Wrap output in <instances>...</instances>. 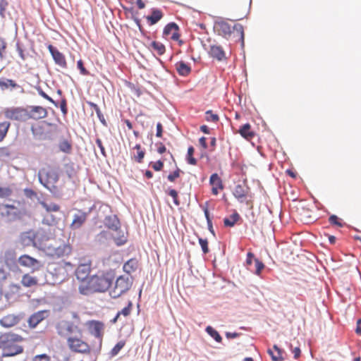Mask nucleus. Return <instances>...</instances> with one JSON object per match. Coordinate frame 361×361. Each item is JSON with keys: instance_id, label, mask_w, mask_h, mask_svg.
I'll use <instances>...</instances> for the list:
<instances>
[{"instance_id": "nucleus-1", "label": "nucleus", "mask_w": 361, "mask_h": 361, "mask_svg": "<svg viewBox=\"0 0 361 361\" xmlns=\"http://www.w3.org/2000/svg\"><path fill=\"white\" fill-rule=\"evenodd\" d=\"M56 330L61 337L66 338L67 346L71 352L95 357L100 353L94 344H90L82 338V329L73 322L60 321L56 325Z\"/></svg>"}, {"instance_id": "nucleus-2", "label": "nucleus", "mask_w": 361, "mask_h": 361, "mask_svg": "<svg viewBox=\"0 0 361 361\" xmlns=\"http://www.w3.org/2000/svg\"><path fill=\"white\" fill-rule=\"evenodd\" d=\"M39 249L48 257L54 259H63L61 262L56 264L52 274L60 281L66 279L68 276L69 271L74 269L73 264L70 262L64 261V258L68 257L72 253V246L69 243H62L59 245H55L51 243H46L41 244Z\"/></svg>"}, {"instance_id": "nucleus-3", "label": "nucleus", "mask_w": 361, "mask_h": 361, "mask_svg": "<svg viewBox=\"0 0 361 361\" xmlns=\"http://www.w3.org/2000/svg\"><path fill=\"white\" fill-rule=\"evenodd\" d=\"M113 283V278L109 273L99 272L90 276L87 280L80 282L79 293L84 295H90L98 293H105Z\"/></svg>"}, {"instance_id": "nucleus-4", "label": "nucleus", "mask_w": 361, "mask_h": 361, "mask_svg": "<svg viewBox=\"0 0 361 361\" xmlns=\"http://www.w3.org/2000/svg\"><path fill=\"white\" fill-rule=\"evenodd\" d=\"M23 341L21 336L7 333L0 336V350L3 357H12L23 352V347L19 343Z\"/></svg>"}, {"instance_id": "nucleus-5", "label": "nucleus", "mask_w": 361, "mask_h": 361, "mask_svg": "<svg viewBox=\"0 0 361 361\" xmlns=\"http://www.w3.org/2000/svg\"><path fill=\"white\" fill-rule=\"evenodd\" d=\"M215 29L219 35L227 39H234L235 41H240L242 46L244 45V28L240 24H235L231 26L225 20H220L215 23Z\"/></svg>"}, {"instance_id": "nucleus-6", "label": "nucleus", "mask_w": 361, "mask_h": 361, "mask_svg": "<svg viewBox=\"0 0 361 361\" xmlns=\"http://www.w3.org/2000/svg\"><path fill=\"white\" fill-rule=\"evenodd\" d=\"M85 325L89 334L93 336L97 340L92 343L94 344L97 350L101 352L105 329L104 323L99 320L92 319L87 321Z\"/></svg>"}, {"instance_id": "nucleus-7", "label": "nucleus", "mask_w": 361, "mask_h": 361, "mask_svg": "<svg viewBox=\"0 0 361 361\" xmlns=\"http://www.w3.org/2000/svg\"><path fill=\"white\" fill-rule=\"evenodd\" d=\"M133 283V277L130 275L119 276L115 281L113 288L109 292L112 298H118L128 292Z\"/></svg>"}, {"instance_id": "nucleus-8", "label": "nucleus", "mask_w": 361, "mask_h": 361, "mask_svg": "<svg viewBox=\"0 0 361 361\" xmlns=\"http://www.w3.org/2000/svg\"><path fill=\"white\" fill-rule=\"evenodd\" d=\"M38 176L39 182L50 190L55 187L59 180V174L54 169H42Z\"/></svg>"}, {"instance_id": "nucleus-9", "label": "nucleus", "mask_w": 361, "mask_h": 361, "mask_svg": "<svg viewBox=\"0 0 361 361\" xmlns=\"http://www.w3.org/2000/svg\"><path fill=\"white\" fill-rule=\"evenodd\" d=\"M3 114L6 118L12 121H25L29 120L28 111L23 107H8L4 109Z\"/></svg>"}, {"instance_id": "nucleus-10", "label": "nucleus", "mask_w": 361, "mask_h": 361, "mask_svg": "<svg viewBox=\"0 0 361 361\" xmlns=\"http://www.w3.org/2000/svg\"><path fill=\"white\" fill-rule=\"evenodd\" d=\"M0 211L1 216L8 221L20 219L23 216L22 212L13 205L4 204L0 208Z\"/></svg>"}, {"instance_id": "nucleus-11", "label": "nucleus", "mask_w": 361, "mask_h": 361, "mask_svg": "<svg viewBox=\"0 0 361 361\" xmlns=\"http://www.w3.org/2000/svg\"><path fill=\"white\" fill-rule=\"evenodd\" d=\"M18 263L23 267L31 269L33 271L39 270L42 267L40 261L28 255H21L18 258Z\"/></svg>"}, {"instance_id": "nucleus-12", "label": "nucleus", "mask_w": 361, "mask_h": 361, "mask_svg": "<svg viewBox=\"0 0 361 361\" xmlns=\"http://www.w3.org/2000/svg\"><path fill=\"white\" fill-rule=\"evenodd\" d=\"M48 310H41L32 314L27 320L28 325L30 328H35L40 322L49 317Z\"/></svg>"}, {"instance_id": "nucleus-13", "label": "nucleus", "mask_w": 361, "mask_h": 361, "mask_svg": "<svg viewBox=\"0 0 361 361\" xmlns=\"http://www.w3.org/2000/svg\"><path fill=\"white\" fill-rule=\"evenodd\" d=\"M179 28L176 23H170L164 28L163 35L164 37H169L173 41H178L180 37Z\"/></svg>"}, {"instance_id": "nucleus-14", "label": "nucleus", "mask_w": 361, "mask_h": 361, "mask_svg": "<svg viewBox=\"0 0 361 361\" xmlns=\"http://www.w3.org/2000/svg\"><path fill=\"white\" fill-rule=\"evenodd\" d=\"M47 48L51 54L54 62L60 67L66 68L67 62L65 56L51 44H49Z\"/></svg>"}, {"instance_id": "nucleus-15", "label": "nucleus", "mask_w": 361, "mask_h": 361, "mask_svg": "<svg viewBox=\"0 0 361 361\" xmlns=\"http://www.w3.org/2000/svg\"><path fill=\"white\" fill-rule=\"evenodd\" d=\"M47 109L40 106H31L30 111H28L29 119L39 120L44 118L47 116Z\"/></svg>"}, {"instance_id": "nucleus-16", "label": "nucleus", "mask_w": 361, "mask_h": 361, "mask_svg": "<svg viewBox=\"0 0 361 361\" xmlns=\"http://www.w3.org/2000/svg\"><path fill=\"white\" fill-rule=\"evenodd\" d=\"M91 271L90 264H81L75 269V276L80 282L87 280Z\"/></svg>"}, {"instance_id": "nucleus-17", "label": "nucleus", "mask_w": 361, "mask_h": 361, "mask_svg": "<svg viewBox=\"0 0 361 361\" xmlns=\"http://www.w3.org/2000/svg\"><path fill=\"white\" fill-rule=\"evenodd\" d=\"M209 183L212 186V192L214 195H217L219 194V190H222L224 188L221 178L216 173L211 175Z\"/></svg>"}, {"instance_id": "nucleus-18", "label": "nucleus", "mask_w": 361, "mask_h": 361, "mask_svg": "<svg viewBox=\"0 0 361 361\" xmlns=\"http://www.w3.org/2000/svg\"><path fill=\"white\" fill-rule=\"evenodd\" d=\"M249 192L250 189L248 187L238 184L235 186L233 194L234 197L238 200V201L243 202L248 196Z\"/></svg>"}, {"instance_id": "nucleus-19", "label": "nucleus", "mask_w": 361, "mask_h": 361, "mask_svg": "<svg viewBox=\"0 0 361 361\" xmlns=\"http://www.w3.org/2000/svg\"><path fill=\"white\" fill-rule=\"evenodd\" d=\"M87 217V213L79 210L76 214L73 215V219L71 224V227L73 229H78L80 228L86 221Z\"/></svg>"}, {"instance_id": "nucleus-20", "label": "nucleus", "mask_w": 361, "mask_h": 361, "mask_svg": "<svg viewBox=\"0 0 361 361\" xmlns=\"http://www.w3.org/2000/svg\"><path fill=\"white\" fill-rule=\"evenodd\" d=\"M20 322V317L13 314H9L0 319V324L6 328L14 326Z\"/></svg>"}, {"instance_id": "nucleus-21", "label": "nucleus", "mask_w": 361, "mask_h": 361, "mask_svg": "<svg viewBox=\"0 0 361 361\" xmlns=\"http://www.w3.org/2000/svg\"><path fill=\"white\" fill-rule=\"evenodd\" d=\"M105 226L112 231L118 232L120 228V221L116 215L109 216L105 219Z\"/></svg>"}, {"instance_id": "nucleus-22", "label": "nucleus", "mask_w": 361, "mask_h": 361, "mask_svg": "<svg viewBox=\"0 0 361 361\" xmlns=\"http://www.w3.org/2000/svg\"><path fill=\"white\" fill-rule=\"evenodd\" d=\"M209 53L212 58L216 59L218 61H222L223 59H226L225 52L221 46H211Z\"/></svg>"}, {"instance_id": "nucleus-23", "label": "nucleus", "mask_w": 361, "mask_h": 361, "mask_svg": "<svg viewBox=\"0 0 361 361\" xmlns=\"http://www.w3.org/2000/svg\"><path fill=\"white\" fill-rule=\"evenodd\" d=\"M138 265V260L136 258H131L123 264V269L127 273L126 275H130L137 270Z\"/></svg>"}, {"instance_id": "nucleus-24", "label": "nucleus", "mask_w": 361, "mask_h": 361, "mask_svg": "<svg viewBox=\"0 0 361 361\" xmlns=\"http://www.w3.org/2000/svg\"><path fill=\"white\" fill-rule=\"evenodd\" d=\"M21 284L26 288H30L38 285V279L30 274H25L21 279Z\"/></svg>"}, {"instance_id": "nucleus-25", "label": "nucleus", "mask_w": 361, "mask_h": 361, "mask_svg": "<svg viewBox=\"0 0 361 361\" xmlns=\"http://www.w3.org/2000/svg\"><path fill=\"white\" fill-rule=\"evenodd\" d=\"M164 16L163 12L157 8L152 9V14L146 17L149 25H152L159 22Z\"/></svg>"}, {"instance_id": "nucleus-26", "label": "nucleus", "mask_w": 361, "mask_h": 361, "mask_svg": "<svg viewBox=\"0 0 361 361\" xmlns=\"http://www.w3.org/2000/svg\"><path fill=\"white\" fill-rule=\"evenodd\" d=\"M238 133L243 137L247 140H252L255 137V133L251 130V126L249 123H245L242 126Z\"/></svg>"}, {"instance_id": "nucleus-27", "label": "nucleus", "mask_w": 361, "mask_h": 361, "mask_svg": "<svg viewBox=\"0 0 361 361\" xmlns=\"http://www.w3.org/2000/svg\"><path fill=\"white\" fill-rule=\"evenodd\" d=\"M111 235L115 243L118 246L125 244L127 241L126 235L120 230V228H118V232L113 231Z\"/></svg>"}, {"instance_id": "nucleus-28", "label": "nucleus", "mask_w": 361, "mask_h": 361, "mask_svg": "<svg viewBox=\"0 0 361 361\" xmlns=\"http://www.w3.org/2000/svg\"><path fill=\"white\" fill-rule=\"evenodd\" d=\"M175 66L178 74L182 76L188 75L191 71L190 66L183 61L177 62Z\"/></svg>"}, {"instance_id": "nucleus-29", "label": "nucleus", "mask_w": 361, "mask_h": 361, "mask_svg": "<svg viewBox=\"0 0 361 361\" xmlns=\"http://www.w3.org/2000/svg\"><path fill=\"white\" fill-rule=\"evenodd\" d=\"M19 85L15 80L11 79L0 78V88L1 90H5L8 88H17Z\"/></svg>"}, {"instance_id": "nucleus-30", "label": "nucleus", "mask_w": 361, "mask_h": 361, "mask_svg": "<svg viewBox=\"0 0 361 361\" xmlns=\"http://www.w3.org/2000/svg\"><path fill=\"white\" fill-rule=\"evenodd\" d=\"M40 204L47 213L59 212L61 209V207L54 202H41Z\"/></svg>"}, {"instance_id": "nucleus-31", "label": "nucleus", "mask_w": 361, "mask_h": 361, "mask_svg": "<svg viewBox=\"0 0 361 361\" xmlns=\"http://www.w3.org/2000/svg\"><path fill=\"white\" fill-rule=\"evenodd\" d=\"M59 219V217L56 216L52 213H47L44 215L42 222L49 226H54L58 224Z\"/></svg>"}, {"instance_id": "nucleus-32", "label": "nucleus", "mask_w": 361, "mask_h": 361, "mask_svg": "<svg viewBox=\"0 0 361 361\" xmlns=\"http://www.w3.org/2000/svg\"><path fill=\"white\" fill-rule=\"evenodd\" d=\"M21 292V287L19 284L11 283L8 286V290L6 293L7 297H12L14 295H20Z\"/></svg>"}, {"instance_id": "nucleus-33", "label": "nucleus", "mask_w": 361, "mask_h": 361, "mask_svg": "<svg viewBox=\"0 0 361 361\" xmlns=\"http://www.w3.org/2000/svg\"><path fill=\"white\" fill-rule=\"evenodd\" d=\"M134 149H136L137 151L136 154H134L133 157L135 161L137 163H142L145 155V151L142 149V147L140 144H137L134 147Z\"/></svg>"}, {"instance_id": "nucleus-34", "label": "nucleus", "mask_w": 361, "mask_h": 361, "mask_svg": "<svg viewBox=\"0 0 361 361\" xmlns=\"http://www.w3.org/2000/svg\"><path fill=\"white\" fill-rule=\"evenodd\" d=\"M150 46L158 55H163L166 51L165 46L160 42L153 41Z\"/></svg>"}, {"instance_id": "nucleus-35", "label": "nucleus", "mask_w": 361, "mask_h": 361, "mask_svg": "<svg viewBox=\"0 0 361 361\" xmlns=\"http://www.w3.org/2000/svg\"><path fill=\"white\" fill-rule=\"evenodd\" d=\"M240 216L238 213H234L231 215L228 218L224 219V224L225 226H233L238 221Z\"/></svg>"}, {"instance_id": "nucleus-36", "label": "nucleus", "mask_w": 361, "mask_h": 361, "mask_svg": "<svg viewBox=\"0 0 361 361\" xmlns=\"http://www.w3.org/2000/svg\"><path fill=\"white\" fill-rule=\"evenodd\" d=\"M10 126L11 123L8 121L0 123V142L3 141L6 136Z\"/></svg>"}, {"instance_id": "nucleus-37", "label": "nucleus", "mask_w": 361, "mask_h": 361, "mask_svg": "<svg viewBox=\"0 0 361 361\" xmlns=\"http://www.w3.org/2000/svg\"><path fill=\"white\" fill-rule=\"evenodd\" d=\"M133 304L130 301H128V304L126 307H125L123 309L121 310V311L118 312L117 314L116 315L115 318L114 319V322H116V320L118 319L120 315H123L124 317H128L130 315L131 310H132Z\"/></svg>"}, {"instance_id": "nucleus-38", "label": "nucleus", "mask_w": 361, "mask_h": 361, "mask_svg": "<svg viewBox=\"0 0 361 361\" xmlns=\"http://www.w3.org/2000/svg\"><path fill=\"white\" fill-rule=\"evenodd\" d=\"M207 333L211 336L216 342L220 343L222 341V338L220 334L213 329L212 326H209L206 328Z\"/></svg>"}, {"instance_id": "nucleus-39", "label": "nucleus", "mask_w": 361, "mask_h": 361, "mask_svg": "<svg viewBox=\"0 0 361 361\" xmlns=\"http://www.w3.org/2000/svg\"><path fill=\"white\" fill-rule=\"evenodd\" d=\"M59 149L61 152L69 154L72 149V145L67 140H62L59 143Z\"/></svg>"}, {"instance_id": "nucleus-40", "label": "nucleus", "mask_w": 361, "mask_h": 361, "mask_svg": "<svg viewBox=\"0 0 361 361\" xmlns=\"http://www.w3.org/2000/svg\"><path fill=\"white\" fill-rule=\"evenodd\" d=\"M194 152V147L192 146L189 147L187 152V161L190 165H195L197 164V160L193 157Z\"/></svg>"}, {"instance_id": "nucleus-41", "label": "nucleus", "mask_w": 361, "mask_h": 361, "mask_svg": "<svg viewBox=\"0 0 361 361\" xmlns=\"http://www.w3.org/2000/svg\"><path fill=\"white\" fill-rule=\"evenodd\" d=\"M126 343L123 341H121L116 344V345L111 349V356H116L120 350L124 347Z\"/></svg>"}, {"instance_id": "nucleus-42", "label": "nucleus", "mask_w": 361, "mask_h": 361, "mask_svg": "<svg viewBox=\"0 0 361 361\" xmlns=\"http://www.w3.org/2000/svg\"><path fill=\"white\" fill-rule=\"evenodd\" d=\"M274 348L275 350H276L278 352L279 356H274L273 355L272 351L269 350V353L271 356L272 360L274 361H282L283 360V357H282V355H281V353H282L281 350L276 345H274Z\"/></svg>"}, {"instance_id": "nucleus-43", "label": "nucleus", "mask_w": 361, "mask_h": 361, "mask_svg": "<svg viewBox=\"0 0 361 361\" xmlns=\"http://www.w3.org/2000/svg\"><path fill=\"white\" fill-rule=\"evenodd\" d=\"M217 114H213L212 111L209 110L206 111V120L211 122H217L219 121Z\"/></svg>"}, {"instance_id": "nucleus-44", "label": "nucleus", "mask_w": 361, "mask_h": 361, "mask_svg": "<svg viewBox=\"0 0 361 361\" xmlns=\"http://www.w3.org/2000/svg\"><path fill=\"white\" fill-rule=\"evenodd\" d=\"M254 262L255 267V273L257 275H259L261 274L262 270L264 268V264L258 259H254Z\"/></svg>"}, {"instance_id": "nucleus-45", "label": "nucleus", "mask_w": 361, "mask_h": 361, "mask_svg": "<svg viewBox=\"0 0 361 361\" xmlns=\"http://www.w3.org/2000/svg\"><path fill=\"white\" fill-rule=\"evenodd\" d=\"M329 221L332 225H336L338 227H342L343 226V224L341 223V220L336 215H334V214L331 215L329 216Z\"/></svg>"}, {"instance_id": "nucleus-46", "label": "nucleus", "mask_w": 361, "mask_h": 361, "mask_svg": "<svg viewBox=\"0 0 361 361\" xmlns=\"http://www.w3.org/2000/svg\"><path fill=\"white\" fill-rule=\"evenodd\" d=\"M181 171L179 169H177L176 171H174L173 173L169 174L167 176L168 180L170 182H174L176 178H179L180 176Z\"/></svg>"}, {"instance_id": "nucleus-47", "label": "nucleus", "mask_w": 361, "mask_h": 361, "mask_svg": "<svg viewBox=\"0 0 361 361\" xmlns=\"http://www.w3.org/2000/svg\"><path fill=\"white\" fill-rule=\"evenodd\" d=\"M199 243L202 247V252L204 254L209 252L208 240L207 239L199 238Z\"/></svg>"}, {"instance_id": "nucleus-48", "label": "nucleus", "mask_w": 361, "mask_h": 361, "mask_svg": "<svg viewBox=\"0 0 361 361\" xmlns=\"http://www.w3.org/2000/svg\"><path fill=\"white\" fill-rule=\"evenodd\" d=\"M168 194L173 198V202L176 206H178L180 204V202L178 200V192L174 189L169 190Z\"/></svg>"}, {"instance_id": "nucleus-49", "label": "nucleus", "mask_w": 361, "mask_h": 361, "mask_svg": "<svg viewBox=\"0 0 361 361\" xmlns=\"http://www.w3.org/2000/svg\"><path fill=\"white\" fill-rule=\"evenodd\" d=\"M78 68L80 70V73L83 75H89L88 71L84 67L83 61L80 59L77 62Z\"/></svg>"}, {"instance_id": "nucleus-50", "label": "nucleus", "mask_w": 361, "mask_h": 361, "mask_svg": "<svg viewBox=\"0 0 361 361\" xmlns=\"http://www.w3.org/2000/svg\"><path fill=\"white\" fill-rule=\"evenodd\" d=\"M7 47V43L4 38L0 37V58H4V53Z\"/></svg>"}, {"instance_id": "nucleus-51", "label": "nucleus", "mask_w": 361, "mask_h": 361, "mask_svg": "<svg viewBox=\"0 0 361 361\" xmlns=\"http://www.w3.org/2000/svg\"><path fill=\"white\" fill-rule=\"evenodd\" d=\"M16 50H17V51L18 53V55L20 57V59L23 61H25L27 57H26V55L24 53L23 49L22 48V47L20 46V44L19 43L16 44Z\"/></svg>"}, {"instance_id": "nucleus-52", "label": "nucleus", "mask_w": 361, "mask_h": 361, "mask_svg": "<svg viewBox=\"0 0 361 361\" xmlns=\"http://www.w3.org/2000/svg\"><path fill=\"white\" fill-rule=\"evenodd\" d=\"M164 166V162L159 160L152 164V167L154 170L157 171H159L163 169Z\"/></svg>"}, {"instance_id": "nucleus-53", "label": "nucleus", "mask_w": 361, "mask_h": 361, "mask_svg": "<svg viewBox=\"0 0 361 361\" xmlns=\"http://www.w3.org/2000/svg\"><path fill=\"white\" fill-rule=\"evenodd\" d=\"M90 105H91V106L93 107V109L96 111V113H97L98 117L99 118L100 121L103 122L104 117H103V115H102V114L101 112V110H100L99 107L97 104H95L94 103H90Z\"/></svg>"}, {"instance_id": "nucleus-54", "label": "nucleus", "mask_w": 361, "mask_h": 361, "mask_svg": "<svg viewBox=\"0 0 361 361\" xmlns=\"http://www.w3.org/2000/svg\"><path fill=\"white\" fill-rule=\"evenodd\" d=\"M33 361H50L49 356L46 354L36 355Z\"/></svg>"}, {"instance_id": "nucleus-55", "label": "nucleus", "mask_w": 361, "mask_h": 361, "mask_svg": "<svg viewBox=\"0 0 361 361\" xmlns=\"http://www.w3.org/2000/svg\"><path fill=\"white\" fill-rule=\"evenodd\" d=\"M11 190L7 188H0V197H4L10 195Z\"/></svg>"}, {"instance_id": "nucleus-56", "label": "nucleus", "mask_w": 361, "mask_h": 361, "mask_svg": "<svg viewBox=\"0 0 361 361\" xmlns=\"http://www.w3.org/2000/svg\"><path fill=\"white\" fill-rule=\"evenodd\" d=\"M96 143H97V146L99 147V148L100 149L102 154L104 157H106V151H105L104 147L103 146L102 140L99 138H97L96 140Z\"/></svg>"}, {"instance_id": "nucleus-57", "label": "nucleus", "mask_w": 361, "mask_h": 361, "mask_svg": "<svg viewBox=\"0 0 361 361\" xmlns=\"http://www.w3.org/2000/svg\"><path fill=\"white\" fill-rule=\"evenodd\" d=\"M254 259H255L254 254L252 253V252H248L247 255L246 264L248 266H250L252 264V261L254 260Z\"/></svg>"}, {"instance_id": "nucleus-58", "label": "nucleus", "mask_w": 361, "mask_h": 361, "mask_svg": "<svg viewBox=\"0 0 361 361\" xmlns=\"http://www.w3.org/2000/svg\"><path fill=\"white\" fill-rule=\"evenodd\" d=\"M163 127L161 123H158L157 124V133L156 135L158 137H161L162 136Z\"/></svg>"}, {"instance_id": "nucleus-59", "label": "nucleus", "mask_w": 361, "mask_h": 361, "mask_svg": "<svg viewBox=\"0 0 361 361\" xmlns=\"http://www.w3.org/2000/svg\"><path fill=\"white\" fill-rule=\"evenodd\" d=\"M39 94L42 97H44V99H46L47 100L49 101L50 102L54 104L55 105H56V104L55 103V102L49 97L44 92H43L42 90H39Z\"/></svg>"}, {"instance_id": "nucleus-60", "label": "nucleus", "mask_w": 361, "mask_h": 361, "mask_svg": "<svg viewBox=\"0 0 361 361\" xmlns=\"http://www.w3.org/2000/svg\"><path fill=\"white\" fill-rule=\"evenodd\" d=\"M292 352L294 354L295 359H298L300 357L301 351L299 347H295V348H293L292 350Z\"/></svg>"}, {"instance_id": "nucleus-61", "label": "nucleus", "mask_w": 361, "mask_h": 361, "mask_svg": "<svg viewBox=\"0 0 361 361\" xmlns=\"http://www.w3.org/2000/svg\"><path fill=\"white\" fill-rule=\"evenodd\" d=\"M23 236H27L32 241L35 238V234L33 231H30L23 233Z\"/></svg>"}, {"instance_id": "nucleus-62", "label": "nucleus", "mask_w": 361, "mask_h": 361, "mask_svg": "<svg viewBox=\"0 0 361 361\" xmlns=\"http://www.w3.org/2000/svg\"><path fill=\"white\" fill-rule=\"evenodd\" d=\"M158 147H157V152L159 153V154H163L166 151V147L164 145L163 143L160 142L159 143L158 145Z\"/></svg>"}, {"instance_id": "nucleus-63", "label": "nucleus", "mask_w": 361, "mask_h": 361, "mask_svg": "<svg viewBox=\"0 0 361 361\" xmlns=\"http://www.w3.org/2000/svg\"><path fill=\"white\" fill-rule=\"evenodd\" d=\"M200 145L204 148L207 149V139L204 137H202L199 140Z\"/></svg>"}, {"instance_id": "nucleus-64", "label": "nucleus", "mask_w": 361, "mask_h": 361, "mask_svg": "<svg viewBox=\"0 0 361 361\" xmlns=\"http://www.w3.org/2000/svg\"><path fill=\"white\" fill-rule=\"evenodd\" d=\"M356 333L359 335H361V319H358L357 322V326H356Z\"/></svg>"}]
</instances>
